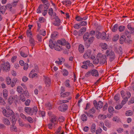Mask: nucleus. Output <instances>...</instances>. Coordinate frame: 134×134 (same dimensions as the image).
Listing matches in <instances>:
<instances>
[{"instance_id":"f257e3e1","label":"nucleus","mask_w":134,"mask_h":134,"mask_svg":"<svg viewBox=\"0 0 134 134\" xmlns=\"http://www.w3.org/2000/svg\"><path fill=\"white\" fill-rule=\"evenodd\" d=\"M96 37L98 39H106V40H108L109 38V36L108 35V36H106V33L105 32H103L101 33L98 31L96 32Z\"/></svg>"},{"instance_id":"f03ea898","label":"nucleus","mask_w":134,"mask_h":134,"mask_svg":"<svg viewBox=\"0 0 134 134\" xmlns=\"http://www.w3.org/2000/svg\"><path fill=\"white\" fill-rule=\"evenodd\" d=\"M97 57L99 58L100 64L103 65L105 64V63H107L106 56L105 55L98 53L97 54Z\"/></svg>"},{"instance_id":"7ed1b4c3","label":"nucleus","mask_w":134,"mask_h":134,"mask_svg":"<svg viewBox=\"0 0 134 134\" xmlns=\"http://www.w3.org/2000/svg\"><path fill=\"white\" fill-rule=\"evenodd\" d=\"M105 54L107 57H109V60L110 62H112L115 58V55L114 52L111 51L110 52L109 50H107L105 52Z\"/></svg>"},{"instance_id":"20e7f679","label":"nucleus","mask_w":134,"mask_h":134,"mask_svg":"<svg viewBox=\"0 0 134 134\" xmlns=\"http://www.w3.org/2000/svg\"><path fill=\"white\" fill-rule=\"evenodd\" d=\"M2 113L3 115L7 117H9L10 116L12 117L15 114L13 111L10 109H8L7 111L5 109H4L2 111Z\"/></svg>"},{"instance_id":"39448f33","label":"nucleus","mask_w":134,"mask_h":134,"mask_svg":"<svg viewBox=\"0 0 134 134\" xmlns=\"http://www.w3.org/2000/svg\"><path fill=\"white\" fill-rule=\"evenodd\" d=\"M93 104L95 108L97 110L98 109V108H102L103 105V102L101 101H99L97 103L96 100H94L93 101Z\"/></svg>"},{"instance_id":"423d86ee","label":"nucleus","mask_w":134,"mask_h":134,"mask_svg":"<svg viewBox=\"0 0 134 134\" xmlns=\"http://www.w3.org/2000/svg\"><path fill=\"white\" fill-rule=\"evenodd\" d=\"M43 3V4H40L38 8H42L43 7L44 8H48L49 6V4L47 0H44L42 1Z\"/></svg>"},{"instance_id":"0eeeda50","label":"nucleus","mask_w":134,"mask_h":134,"mask_svg":"<svg viewBox=\"0 0 134 134\" xmlns=\"http://www.w3.org/2000/svg\"><path fill=\"white\" fill-rule=\"evenodd\" d=\"M68 105L66 104H63L59 106L58 108L59 110L62 112L65 111L68 109Z\"/></svg>"},{"instance_id":"6e6552de","label":"nucleus","mask_w":134,"mask_h":134,"mask_svg":"<svg viewBox=\"0 0 134 134\" xmlns=\"http://www.w3.org/2000/svg\"><path fill=\"white\" fill-rule=\"evenodd\" d=\"M45 78L44 79V81L46 84V87H49L51 85V82L50 79L48 77H44Z\"/></svg>"},{"instance_id":"1a4fd4ad","label":"nucleus","mask_w":134,"mask_h":134,"mask_svg":"<svg viewBox=\"0 0 134 134\" xmlns=\"http://www.w3.org/2000/svg\"><path fill=\"white\" fill-rule=\"evenodd\" d=\"M50 121L54 124V125L57 124L58 123L57 119L55 116H52L50 118Z\"/></svg>"},{"instance_id":"9d476101","label":"nucleus","mask_w":134,"mask_h":134,"mask_svg":"<svg viewBox=\"0 0 134 134\" xmlns=\"http://www.w3.org/2000/svg\"><path fill=\"white\" fill-rule=\"evenodd\" d=\"M17 90L19 93L22 94H24L25 93V92H27V91L26 90L24 91L22 88L20 86H18Z\"/></svg>"},{"instance_id":"9b49d317","label":"nucleus","mask_w":134,"mask_h":134,"mask_svg":"<svg viewBox=\"0 0 134 134\" xmlns=\"http://www.w3.org/2000/svg\"><path fill=\"white\" fill-rule=\"evenodd\" d=\"M91 54V51L89 50H87L83 55V57L85 59H87L90 58Z\"/></svg>"},{"instance_id":"f8f14e48","label":"nucleus","mask_w":134,"mask_h":134,"mask_svg":"<svg viewBox=\"0 0 134 134\" xmlns=\"http://www.w3.org/2000/svg\"><path fill=\"white\" fill-rule=\"evenodd\" d=\"M48 13L54 19L56 16V14L55 12H53V9H49Z\"/></svg>"},{"instance_id":"ddd939ff","label":"nucleus","mask_w":134,"mask_h":134,"mask_svg":"<svg viewBox=\"0 0 134 134\" xmlns=\"http://www.w3.org/2000/svg\"><path fill=\"white\" fill-rule=\"evenodd\" d=\"M89 63L90 61L89 60L83 62L82 64L83 65L81 66V68L85 69H87L88 68L87 64Z\"/></svg>"},{"instance_id":"4468645a","label":"nucleus","mask_w":134,"mask_h":134,"mask_svg":"<svg viewBox=\"0 0 134 134\" xmlns=\"http://www.w3.org/2000/svg\"><path fill=\"white\" fill-rule=\"evenodd\" d=\"M66 41L64 39H61L57 41V42L62 46H65L66 44Z\"/></svg>"},{"instance_id":"2eb2a0df","label":"nucleus","mask_w":134,"mask_h":134,"mask_svg":"<svg viewBox=\"0 0 134 134\" xmlns=\"http://www.w3.org/2000/svg\"><path fill=\"white\" fill-rule=\"evenodd\" d=\"M60 21L58 16H56L55 18V21L54 24V25L56 26H58L60 25Z\"/></svg>"},{"instance_id":"dca6fc26","label":"nucleus","mask_w":134,"mask_h":134,"mask_svg":"<svg viewBox=\"0 0 134 134\" xmlns=\"http://www.w3.org/2000/svg\"><path fill=\"white\" fill-rule=\"evenodd\" d=\"M2 121L4 124L7 125H9L10 123L9 120L7 118L4 117L2 119Z\"/></svg>"},{"instance_id":"f3484780","label":"nucleus","mask_w":134,"mask_h":134,"mask_svg":"<svg viewBox=\"0 0 134 134\" xmlns=\"http://www.w3.org/2000/svg\"><path fill=\"white\" fill-rule=\"evenodd\" d=\"M29 42L32 46V49H33L35 45V41L32 37H30L29 38Z\"/></svg>"},{"instance_id":"a211bd4d","label":"nucleus","mask_w":134,"mask_h":134,"mask_svg":"<svg viewBox=\"0 0 134 134\" xmlns=\"http://www.w3.org/2000/svg\"><path fill=\"white\" fill-rule=\"evenodd\" d=\"M37 26H38V28L37 30V32H40V33L43 36H44L46 33V32L45 31H43V33H42L41 32H40V29L41 27V24L40 23H37Z\"/></svg>"},{"instance_id":"6ab92c4d","label":"nucleus","mask_w":134,"mask_h":134,"mask_svg":"<svg viewBox=\"0 0 134 134\" xmlns=\"http://www.w3.org/2000/svg\"><path fill=\"white\" fill-rule=\"evenodd\" d=\"M115 52L118 54H122V49L121 47H119L115 48L114 49Z\"/></svg>"},{"instance_id":"aec40b11","label":"nucleus","mask_w":134,"mask_h":134,"mask_svg":"<svg viewBox=\"0 0 134 134\" xmlns=\"http://www.w3.org/2000/svg\"><path fill=\"white\" fill-rule=\"evenodd\" d=\"M87 17L85 16L83 18H81L80 16H77L75 18L76 20L78 21H81L83 20H85L87 19Z\"/></svg>"},{"instance_id":"412c9836","label":"nucleus","mask_w":134,"mask_h":134,"mask_svg":"<svg viewBox=\"0 0 134 134\" xmlns=\"http://www.w3.org/2000/svg\"><path fill=\"white\" fill-rule=\"evenodd\" d=\"M78 49L79 52L80 53H82L84 51V47L83 45L80 44L79 46Z\"/></svg>"},{"instance_id":"4be33fe9","label":"nucleus","mask_w":134,"mask_h":134,"mask_svg":"<svg viewBox=\"0 0 134 134\" xmlns=\"http://www.w3.org/2000/svg\"><path fill=\"white\" fill-rule=\"evenodd\" d=\"M91 71L92 75L95 77L98 76L99 75L98 71L96 69H93Z\"/></svg>"},{"instance_id":"5701e85b","label":"nucleus","mask_w":134,"mask_h":134,"mask_svg":"<svg viewBox=\"0 0 134 134\" xmlns=\"http://www.w3.org/2000/svg\"><path fill=\"white\" fill-rule=\"evenodd\" d=\"M32 110L31 111V114L32 115L34 113L35 114L37 113L38 109L35 106L32 108H31Z\"/></svg>"},{"instance_id":"b1692460","label":"nucleus","mask_w":134,"mask_h":134,"mask_svg":"<svg viewBox=\"0 0 134 134\" xmlns=\"http://www.w3.org/2000/svg\"><path fill=\"white\" fill-rule=\"evenodd\" d=\"M90 33L88 32L85 33L83 35V38L84 41H86L88 40L90 37Z\"/></svg>"},{"instance_id":"393cba45","label":"nucleus","mask_w":134,"mask_h":134,"mask_svg":"<svg viewBox=\"0 0 134 134\" xmlns=\"http://www.w3.org/2000/svg\"><path fill=\"white\" fill-rule=\"evenodd\" d=\"M5 62L3 61H1L0 62V67L2 69V70L3 71H5Z\"/></svg>"},{"instance_id":"a878e982","label":"nucleus","mask_w":134,"mask_h":134,"mask_svg":"<svg viewBox=\"0 0 134 134\" xmlns=\"http://www.w3.org/2000/svg\"><path fill=\"white\" fill-rule=\"evenodd\" d=\"M105 125L108 128H110L111 125L110 122L108 120H106L104 122Z\"/></svg>"},{"instance_id":"bb28decb","label":"nucleus","mask_w":134,"mask_h":134,"mask_svg":"<svg viewBox=\"0 0 134 134\" xmlns=\"http://www.w3.org/2000/svg\"><path fill=\"white\" fill-rule=\"evenodd\" d=\"M5 71L7 70L9 71L10 69V66L8 62H7L5 63Z\"/></svg>"},{"instance_id":"cd10ccee","label":"nucleus","mask_w":134,"mask_h":134,"mask_svg":"<svg viewBox=\"0 0 134 134\" xmlns=\"http://www.w3.org/2000/svg\"><path fill=\"white\" fill-rule=\"evenodd\" d=\"M49 46L51 48H53L55 46V43H53V41H52L51 40H49Z\"/></svg>"},{"instance_id":"c85d7f7f","label":"nucleus","mask_w":134,"mask_h":134,"mask_svg":"<svg viewBox=\"0 0 134 134\" xmlns=\"http://www.w3.org/2000/svg\"><path fill=\"white\" fill-rule=\"evenodd\" d=\"M96 126L94 124H92L91 128V131L92 133H94L96 131Z\"/></svg>"},{"instance_id":"c756f323","label":"nucleus","mask_w":134,"mask_h":134,"mask_svg":"<svg viewBox=\"0 0 134 134\" xmlns=\"http://www.w3.org/2000/svg\"><path fill=\"white\" fill-rule=\"evenodd\" d=\"M126 41V37L125 35L122 36L120 39V42L121 44H122Z\"/></svg>"},{"instance_id":"7c9ffc66","label":"nucleus","mask_w":134,"mask_h":134,"mask_svg":"<svg viewBox=\"0 0 134 134\" xmlns=\"http://www.w3.org/2000/svg\"><path fill=\"white\" fill-rule=\"evenodd\" d=\"M31 108L30 107H26L25 108V112L28 114H31Z\"/></svg>"},{"instance_id":"2f4dec72","label":"nucleus","mask_w":134,"mask_h":134,"mask_svg":"<svg viewBox=\"0 0 134 134\" xmlns=\"http://www.w3.org/2000/svg\"><path fill=\"white\" fill-rule=\"evenodd\" d=\"M54 48L55 50L58 51H60L62 49V47L58 46L57 43H55Z\"/></svg>"},{"instance_id":"473e14b6","label":"nucleus","mask_w":134,"mask_h":134,"mask_svg":"<svg viewBox=\"0 0 134 134\" xmlns=\"http://www.w3.org/2000/svg\"><path fill=\"white\" fill-rule=\"evenodd\" d=\"M81 119L83 121H86L87 120V117L85 114H82L81 116Z\"/></svg>"},{"instance_id":"72a5a7b5","label":"nucleus","mask_w":134,"mask_h":134,"mask_svg":"<svg viewBox=\"0 0 134 134\" xmlns=\"http://www.w3.org/2000/svg\"><path fill=\"white\" fill-rule=\"evenodd\" d=\"M70 94L69 92H66L61 94V96L62 97H66L68 96Z\"/></svg>"},{"instance_id":"f704fd0d","label":"nucleus","mask_w":134,"mask_h":134,"mask_svg":"<svg viewBox=\"0 0 134 134\" xmlns=\"http://www.w3.org/2000/svg\"><path fill=\"white\" fill-rule=\"evenodd\" d=\"M3 97L4 98H6L8 95V92L6 89H4L3 90Z\"/></svg>"},{"instance_id":"c9c22d12","label":"nucleus","mask_w":134,"mask_h":134,"mask_svg":"<svg viewBox=\"0 0 134 134\" xmlns=\"http://www.w3.org/2000/svg\"><path fill=\"white\" fill-rule=\"evenodd\" d=\"M33 71H32L30 72L29 74V77H30L33 78L36 76L37 77V76H36L37 74L36 73L33 74Z\"/></svg>"},{"instance_id":"e433bc0d","label":"nucleus","mask_w":134,"mask_h":134,"mask_svg":"<svg viewBox=\"0 0 134 134\" xmlns=\"http://www.w3.org/2000/svg\"><path fill=\"white\" fill-rule=\"evenodd\" d=\"M10 128V131H14L17 132L18 131L16 127L14 125L11 126Z\"/></svg>"},{"instance_id":"4c0bfd02","label":"nucleus","mask_w":134,"mask_h":134,"mask_svg":"<svg viewBox=\"0 0 134 134\" xmlns=\"http://www.w3.org/2000/svg\"><path fill=\"white\" fill-rule=\"evenodd\" d=\"M12 123L13 125H14L15 124L16 121V120L15 118V114H14L13 116H12Z\"/></svg>"},{"instance_id":"58836bf2","label":"nucleus","mask_w":134,"mask_h":134,"mask_svg":"<svg viewBox=\"0 0 134 134\" xmlns=\"http://www.w3.org/2000/svg\"><path fill=\"white\" fill-rule=\"evenodd\" d=\"M95 39L94 37L93 36H91L89 38L88 40V42L90 43H92L94 41Z\"/></svg>"},{"instance_id":"ea45409f","label":"nucleus","mask_w":134,"mask_h":134,"mask_svg":"<svg viewBox=\"0 0 134 134\" xmlns=\"http://www.w3.org/2000/svg\"><path fill=\"white\" fill-rule=\"evenodd\" d=\"M20 100L23 102H24L26 100L25 97L23 94L19 96Z\"/></svg>"},{"instance_id":"a19ab883","label":"nucleus","mask_w":134,"mask_h":134,"mask_svg":"<svg viewBox=\"0 0 134 134\" xmlns=\"http://www.w3.org/2000/svg\"><path fill=\"white\" fill-rule=\"evenodd\" d=\"M17 79L16 78H14L13 79L12 81L11 84V86L12 87H13L15 86L17 81Z\"/></svg>"},{"instance_id":"79ce46f5","label":"nucleus","mask_w":134,"mask_h":134,"mask_svg":"<svg viewBox=\"0 0 134 134\" xmlns=\"http://www.w3.org/2000/svg\"><path fill=\"white\" fill-rule=\"evenodd\" d=\"M26 34L28 37H29V38L32 37V34L31 33V31L30 30H27L26 32Z\"/></svg>"},{"instance_id":"37998d69","label":"nucleus","mask_w":134,"mask_h":134,"mask_svg":"<svg viewBox=\"0 0 134 134\" xmlns=\"http://www.w3.org/2000/svg\"><path fill=\"white\" fill-rule=\"evenodd\" d=\"M13 98L12 96H10L8 99V102L10 104H11L13 103Z\"/></svg>"},{"instance_id":"c03bdc74","label":"nucleus","mask_w":134,"mask_h":134,"mask_svg":"<svg viewBox=\"0 0 134 134\" xmlns=\"http://www.w3.org/2000/svg\"><path fill=\"white\" fill-rule=\"evenodd\" d=\"M6 82L8 85L10 84L11 83V80L10 78L8 77L6 78Z\"/></svg>"},{"instance_id":"a18cd8bd","label":"nucleus","mask_w":134,"mask_h":134,"mask_svg":"<svg viewBox=\"0 0 134 134\" xmlns=\"http://www.w3.org/2000/svg\"><path fill=\"white\" fill-rule=\"evenodd\" d=\"M20 54L21 55L24 57H26L28 55L26 54H25V53L23 51H21L20 52Z\"/></svg>"},{"instance_id":"49530a36","label":"nucleus","mask_w":134,"mask_h":134,"mask_svg":"<svg viewBox=\"0 0 134 134\" xmlns=\"http://www.w3.org/2000/svg\"><path fill=\"white\" fill-rule=\"evenodd\" d=\"M118 26L117 25L115 24L114 25L113 27L112 28V31L113 32H114L116 31L118 29Z\"/></svg>"},{"instance_id":"de8ad7c7","label":"nucleus","mask_w":134,"mask_h":134,"mask_svg":"<svg viewBox=\"0 0 134 134\" xmlns=\"http://www.w3.org/2000/svg\"><path fill=\"white\" fill-rule=\"evenodd\" d=\"M45 105L46 107H47L49 109H50L52 108V105L49 102L46 103Z\"/></svg>"},{"instance_id":"09e8293b","label":"nucleus","mask_w":134,"mask_h":134,"mask_svg":"<svg viewBox=\"0 0 134 134\" xmlns=\"http://www.w3.org/2000/svg\"><path fill=\"white\" fill-rule=\"evenodd\" d=\"M38 40L40 42L42 41V37L41 35L38 34L36 36Z\"/></svg>"},{"instance_id":"8fccbe9b","label":"nucleus","mask_w":134,"mask_h":134,"mask_svg":"<svg viewBox=\"0 0 134 134\" xmlns=\"http://www.w3.org/2000/svg\"><path fill=\"white\" fill-rule=\"evenodd\" d=\"M96 111V109L94 107L90 109L89 111V112L91 114H93Z\"/></svg>"},{"instance_id":"3c124183","label":"nucleus","mask_w":134,"mask_h":134,"mask_svg":"<svg viewBox=\"0 0 134 134\" xmlns=\"http://www.w3.org/2000/svg\"><path fill=\"white\" fill-rule=\"evenodd\" d=\"M86 31V28L85 27H83L81 28L80 30V32L81 34H83Z\"/></svg>"},{"instance_id":"603ef678","label":"nucleus","mask_w":134,"mask_h":134,"mask_svg":"<svg viewBox=\"0 0 134 134\" xmlns=\"http://www.w3.org/2000/svg\"><path fill=\"white\" fill-rule=\"evenodd\" d=\"M125 27L123 26H120L118 28V30L120 32L123 31L125 29Z\"/></svg>"},{"instance_id":"864d4df0","label":"nucleus","mask_w":134,"mask_h":134,"mask_svg":"<svg viewBox=\"0 0 134 134\" xmlns=\"http://www.w3.org/2000/svg\"><path fill=\"white\" fill-rule=\"evenodd\" d=\"M99 117L101 119L103 120L107 118L106 115L101 114L99 115Z\"/></svg>"},{"instance_id":"5fc2aeb1","label":"nucleus","mask_w":134,"mask_h":134,"mask_svg":"<svg viewBox=\"0 0 134 134\" xmlns=\"http://www.w3.org/2000/svg\"><path fill=\"white\" fill-rule=\"evenodd\" d=\"M101 47L102 49H106L107 48V45L105 43H102L101 45Z\"/></svg>"},{"instance_id":"6e6d98bb","label":"nucleus","mask_w":134,"mask_h":134,"mask_svg":"<svg viewBox=\"0 0 134 134\" xmlns=\"http://www.w3.org/2000/svg\"><path fill=\"white\" fill-rule=\"evenodd\" d=\"M92 74L91 70L89 71L86 74L85 76L86 77H88L92 75Z\"/></svg>"},{"instance_id":"4d7b16f0","label":"nucleus","mask_w":134,"mask_h":134,"mask_svg":"<svg viewBox=\"0 0 134 134\" xmlns=\"http://www.w3.org/2000/svg\"><path fill=\"white\" fill-rule=\"evenodd\" d=\"M58 33L57 32H53V34L51 35V37L52 38H54V37L58 35Z\"/></svg>"},{"instance_id":"13d9d810","label":"nucleus","mask_w":134,"mask_h":134,"mask_svg":"<svg viewBox=\"0 0 134 134\" xmlns=\"http://www.w3.org/2000/svg\"><path fill=\"white\" fill-rule=\"evenodd\" d=\"M120 97V95L119 94H116L114 97V100L117 101L119 100Z\"/></svg>"},{"instance_id":"bf43d9fd","label":"nucleus","mask_w":134,"mask_h":134,"mask_svg":"<svg viewBox=\"0 0 134 134\" xmlns=\"http://www.w3.org/2000/svg\"><path fill=\"white\" fill-rule=\"evenodd\" d=\"M0 103L2 105H4L5 104V102L4 100L1 97H0Z\"/></svg>"},{"instance_id":"052dcab7","label":"nucleus","mask_w":134,"mask_h":134,"mask_svg":"<svg viewBox=\"0 0 134 134\" xmlns=\"http://www.w3.org/2000/svg\"><path fill=\"white\" fill-rule=\"evenodd\" d=\"M132 111L131 110H129L126 111V115L127 116H131L132 115Z\"/></svg>"},{"instance_id":"680f3d73","label":"nucleus","mask_w":134,"mask_h":134,"mask_svg":"<svg viewBox=\"0 0 134 134\" xmlns=\"http://www.w3.org/2000/svg\"><path fill=\"white\" fill-rule=\"evenodd\" d=\"M69 80H67L65 82V86L67 87H70V85L69 84Z\"/></svg>"},{"instance_id":"e2e57ef3","label":"nucleus","mask_w":134,"mask_h":134,"mask_svg":"<svg viewBox=\"0 0 134 134\" xmlns=\"http://www.w3.org/2000/svg\"><path fill=\"white\" fill-rule=\"evenodd\" d=\"M80 26H85L87 24V22L85 21H82L80 23Z\"/></svg>"},{"instance_id":"0e129e2a","label":"nucleus","mask_w":134,"mask_h":134,"mask_svg":"<svg viewBox=\"0 0 134 134\" xmlns=\"http://www.w3.org/2000/svg\"><path fill=\"white\" fill-rule=\"evenodd\" d=\"M102 131V130L100 128H99L96 130V134H99Z\"/></svg>"},{"instance_id":"69168bd1","label":"nucleus","mask_w":134,"mask_h":134,"mask_svg":"<svg viewBox=\"0 0 134 134\" xmlns=\"http://www.w3.org/2000/svg\"><path fill=\"white\" fill-rule=\"evenodd\" d=\"M30 100L29 99H27L25 102V105L26 106H29L30 103Z\"/></svg>"},{"instance_id":"338daca9","label":"nucleus","mask_w":134,"mask_h":134,"mask_svg":"<svg viewBox=\"0 0 134 134\" xmlns=\"http://www.w3.org/2000/svg\"><path fill=\"white\" fill-rule=\"evenodd\" d=\"M93 62L94 64H98L99 62V58L97 57V59H95Z\"/></svg>"},{"instance_id":"774afa93","label":"nucleus","mask_w":134,"mask_h":134,"mask_svg":"<svg viewBox=\"0 0 134 134\" xmlns=\"http://www.w3.org/2000/svg\"><path fill=\"white\" fill-rule=\"evenodd\" d=\"M108 111L110 113H111V112H113L114 111L113 108L111 106L109 107H108Z\"/></svg>"}]
</instances>
